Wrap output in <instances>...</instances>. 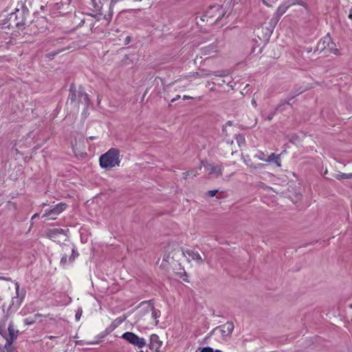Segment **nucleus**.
I'll use <instances>...</instances> for the list:
<instances>
[{
  "label": "nucleus",
  "mask_w": 352,
  "mask_h": 352,
  "mask_svg": "<svg viewBox=\"0 0 352 352\" xmlns=\"http://www.w3.org/2000/svg\"><path fill=\"white\" fill-rule=\"evenodd\" d=\"M8 317V314H6L0 320V334L6 340L5 347H6L7 351L10 352L12 344L16 340L20 332L19 330L14 329L13 321L9 322L7 331L6 323Z\"/></svg>",
  "instance_id": "1"
},
{
  "label": "nucleus",
  "mask_w": 352,
  "mask_h": 352,
  "mask_svg": "<svg viewBox=\"0 0 352 352\" xmlns=\"http://www.w3.org/2000/svg\"><path fill=\"white\" fill-rule=\"evenodd\" d=\"M29 16V10L21 4V8H16L14 12L10 14L8 26L16 27L19 30H23L30 22L28 20Z\"/></svg>",
  "instance_id": "2"
},
{
  "label": "nucleus",
  "mask_w": 352,
  "mask_h": 352,
  "mask_svg": "<svg viewBox=\"0 0 352 352\" xmlns=\"http://www.w3.org/2000/svg\"><path fill=\"white\" fill-rule=\"evenodd\" d=\"M120 162V151L116 148H110L105 153L101 155L99 158L100 167L106 170H111L115 166H119Z\"/></svg>",
  "instance_id": "3"
},
{
  "label": "nucleus",
  "mask_w": 352,
  "mask_h": 352,
  "mask_svg": "<svg viewBox=\"0 0 352 352\" xmlns=\"http://www.w3.org/2000/svg\"><path fill=\"white\" fill-rule=\"evenodd\" d=\"M76 100H78V103H81L86 107L89 104V96L85 92L84 89L80 86L77 91L75 84L72 83L69 87L68 100L74 102Z\"/></svg>",
  "instance_id": "4"
},
{
  "label": "nucleus",
  "mask_w": 352,
  "mask_h": 352,
  "mask_svg": "<svg viewBox=\"0 0 352 352\" xmlns=\"http://www.w3.org/2000/svg\"><path fill=\"white\" fill-rule=\"evenodd\" d=\"M224 15V12L220 5L214 4L209 6L204 14V17L207 18V22L210 23H217Z\"/></svg>",
  "instance_id": "5"
},
{
  "label": "nucleus",
  "mask_w": 352,
  "mask_h": 352,
  "mask_svg": "<svg viewBox=\"0 0 352 352\" xmlns=\"http://www.w3.org/2000/svg\"><path fill=\"white\" fill-rule=\"evenodd\" d=\"M63 248L64 249V250L65 252H69V251L72 252V254L69 256V258H68V260H67V254L66 252H65L64 254H62L60 264L61 266L65 267L68 263H74L75 259L79 256V254H78V251L76 250L74 245H72V246H69L67 245H64Z\"/></svg>",
  "instance_id": "6"
},
{
  "label": "nucleus",
  "mask_w": 352,
  "mask_h": 352,
  "mask_svg": "<svg viewBox=\"0 0 352 352\" xmlns=\"http://www.w3.org/2000/svg\"><path fill=\"white\" fill-rule=\"evenodd\" d=\"M122 338L140 349L146 345V341L144 338L139 337L133 332L127 331L124 333L122 336Z\"/></svg>",
  "instance_id": "7"
},
{
  "label": "nucleus",
  "mask_w": 352,
  "mask_h": 352,
  "mask_svg": "<svg viewBox=\"0 0 352 352\" xmlns=\"http://www.w3.org/2000/svg\"><path fill=\"white\" fill-rule=\"evenodd\" d=\"M31 31L36 34L39 32H43L47 28V21L44 17L38 18L35 21H30Z\"/></svg>",
  "instance_id": "8"
},
{
  "label": "nucleus",
  "mask_w": 352,
  "mask_h": 352,
  "mask_svg": "<svg viewBox=\"0 0 352 352\" xmlns=\"http://www.w3.org/2000/svg\"><path fill=\"white\" fill-rule=\"evenodd\" d=\"M71 1L72 0H60V2L56 3L54 9L62 14L71 13L74 9V6L71 4Z\"/></svg>",
  "instance_id": "9"
},
{
  "label": "nucleus",
  "mask_w": 352,
  "mask_h": 352,
  "mask_svg": "<svg viewBox=\"0 0 352 352\" xmlns=\"http://www.w3.org/2000/svg\"><path fill=\"white\" fill-rule=\"evenodd\" d=\"M67 208V204L65 203H60L56 204L53 208L50 210H46L45 212L43 214V217H50L51 219H56V217L63 212Z\"/></svg>",
  "instance_id": "10"
},
{
  "label": "nucleus",
  "mask_w": 352,
  "mask_h": 352,
  "mask_svg": "<svg viewBox=\"0 0 352 352\" xmlns=\"http://www.w3.org/2000/svg\"><path fill=\"white\" fill-rule=\"evenodd\" d=\"M89 1L91 7H89V9L91 11V12L88 13V16L99 19L98 16L102 15V13L100 12L102 8V5L100 0Z\"/></svg>",
  "instance_id": "11"
},
{
  "label": "nucleus",
  "mask_w": 352,
  "mask_h": 352,
  "mask_svg": "<svg viewBox=\"0 0 352 352\" xmlns=\"http://www.w3.org/2000/svg\"><path fill=\"white\" fill-rule=\"evenodd\" d=\"M14 285H15V289H16V296L12 298V303L8 308V311L10 310L12 307H14L16 309L18 308L21 305V304L25 297V292H23L21 294L19 293L20 287H19V283L16 282L14 283Z\"/></svg>",
  "instance_id": "12"
},
{
  "label": "nucleus",
  "mask_w": 352,
  "mask_h": 352,
  "mask_svg": "<svg viewBox=\"0 0 352 352\" xmlns=\"http://www.w3.org/2000/svg\"><path fill=\"white\" fill-rule=\"evenodd\" d=\"M182 252L184 256L187 257V256H188L189 258H191L192 260L195 261L198 264L204 263V259L197 251H195V250L186 249L182 250Z\"/></svg>",
  "instance_id": "13"
},
{
  "label": "nucleus",
  "mask_w": 352,
  "mask_h": 352,
  "mask_svg": "<svg viewBox=\"0 0 352 352\" xmlns=\"http://www.w3.org/2000/svg\"><path fill=\"white\" fill-rule=\"evenodd\" d=\"M234 324L232 322H227L223 325L219 326V327L214 329V330L219 329L221 335L222 337L230 336L233 330H234Z\"/></svg>",
  "instance_id": "14"
},
{
  "label": "nucleus",
  "mask_w": 352,
  "mask_h": 352,
  "mask_svg": "<svg viewBox=\"0 0 352 352\" xmlns=\"http://www.w3.org/2000/svg\"><path fill=\"white\" fill-rule=\"evenodd\" d=\"M162 345V342L160 340L157 334H152L150 336V342L148 344V348L152 351H160V349Z\"/></svg>",
  "instance_id": "15"
},
{
  "label": "nucleus",
  "mask_w": 352,
  "mask_h": 352,
  "mask_svg": "<svg viewBox=\"0 0 352 352\" xmlns=\"http://www.w3.org/2000/svg\"><path fill=\"white\" fill-rule=\"evenodd\" d=\"M153 300H150L148 301H143L141 302V305L143 304H148V311L150 310L152 312V318L155 320V326H157L159 324L158 318L161 316V311L159 309H156L153 305L152 304Z\"/></svg>",
  "instance_id": "16"
},
{
  "label": "nucleus",
  "mask_w": 352,
  "mask_h": 352,
  "mask_svg": "<svg viewBox=\"0 0 352 352\" xmlns=\"http://www.w3.org/2000/svg\"><path fill=\"white\" fill-rule=\"evenodd\" d=\"M289 9L287 3L284 1L283 3H281L277 8L274 15V24H277L278 21L280 19V17L286 12V11Z\"/></svg>",
  "instance_id": "17"
},
{
  "label": "nucleus",
  "mask_w": 352,
  "mask_h": 352,
  "mask_svg": "<svg viewBox=\"0 0 352 352\" xmlns=\"http://www.w3.org/2000/svg\"><path fill=\"white\" fill-rule=\"evenodd\" d=\"M125 319H126V318H124H124L119 317V318H116L114 321H113L111 322V324L107 328H106V329L104 330V331L102 336V338H104L107 335L111 333L118 325H120L121 323H122Z\"/></svg>",
  "instance_id": "18"
},
{
  "label": "nucleus",
  "mask_w": 352,
  "mask_h": 352,
  "mask_svg": "<svg viewBox=\"0 0 352 352\" xmlns=\"http://www.w3.org/2000/svg\"><path fill=\"white\" fill-rule=\"evenodd\" d=\"M329 36L330 35L328 34L319 41V42L317 44L315 52L319 51L322 52L323 51H326L328 46V43H329Z\"/></svg>",
  "instance_id": "19"
},
{
  "label": "nucleus",
  "mask_w": 352,
  "mask_h": 352,
  "mask_svg": "<svg viewBox=\"0 0 352 352\" xmlns=\"http://www.w3.org/2000/svg\"><path fill=\"white\" fill-rule=\"evenodd\" d=\"M94 17L88 16L87 18L84 17L81 19L80 22L77 25V28H80L84 25H87L91 31L93 30L95 22L93 19Z\"/></svg>",
  "instance_id": "20"
},
{
  "label": "nucleus",
  "mask_w": 352,
  "mask_h": 352,
  "mask_svg": "<svg viewBox=\"0 0 352 352\" xmlns=\"http://www.w3.org/2000/svg\"><path fill=\"white\" fill-rule=\"evenodd\" d=\"M285 3H287L288 8L295 6V5H299L305 8L306 10H309V8L308 4L304 1L303 0H284Z\"/></svg>",
  "instance_id": "21"
},
{
  "label": "nucleus",
  "mask_w": 352,
  "mask_h": 352,
  "mask_svg": "<svg viewBox=\"0 0 352 352\" xmlns=\"http://www.w3.org/2000/svg\"><path fill=\"white\" fill-rule=\"evenodd\" d=\"M209 166H210V174H214L216 175V177H219L222 175L223 166L221 165L214 166V165L210 164Z\"/></svg>",
  "instance_id": "22"
},
{
  "label": "nucleus",
  "mask_w": 352,
  "mask_h": 352,
  "mask_svg": "<svg viewBox=\"0 0 352 352\" xmlns=\"http://www.w3.org/2000/svg\"><path fill=\"white\" fill-rule=\"evenodd\" d=\"M267 162H274L277 166H280V157L279 155H276L275 153H271L268 158L266 160Z\"/></svg>",
  "instance_id": "23"
},
{
  "label": "nucleus",
  "mask_w": 352,
  "mask_h": 352,
  "mask_svg": "<svg viewBox=\"0 0 352 352\" xmlns=\"http://www.w3.org/2000/svg\"><path fill=\"white\" fill-rule=\"evenodd\" d=\"M326 51L333 53L336 55L339 54V50L336 48V44L332 41L331 36H329V43H328Z\"/></svg>",
  "instance_id": "24"
},
{
  "label": "nucleus",
  "mask_w": 352,
  "mask_h": 352,
  "mask_svg": "<svg viewBox=\"0 0 352 352\" xmlns=\"http://www.w3.org/2000/svg\"><path fill=\"white\" fill-rule=\"evenodd\" d=\"M64 233V230L62 229H54L51 230H48L47 236L50 239H56L58 235Z\"/></svg>",
  "instance_id": "25"
},
{
  "label": "nucleus",
  "mask_w": 352,
  "mask_h": 352,
  "mask_svg": "<svg viewBox=\"0 0 352 352\" xmlns=\"http://www.w3.org/2000/svg\"><path fill=\"white\" fill-rule=\"evenodd\" d=\"M286 105L292 107L291 102H289V100H287L286 99L281 100L275 109L276 111H284L286 109Z\"/></svg>",
  "instance_id": "26"
},
{
  "label": "nucleus",
  "mask_w": 352,
  "mask_h": 352,
  "mask_svg": "<svg viewBox=\"0 0 352 352\" xmlns=\"http://www.w3.org/2000/svg\"><path fill=\"white\" fill-rule=\"evenodd\" d=\"M41 316V314H36L34 316H30L24 320L25 325H32L36 322V319Z\"/></svg>",
  "instance_id": "27"
},
{
  "label": "nucleus",
  "mask_w": 352,
  "mask_h": 352,
  "mask_svg": "<svg viewBox=\"0 0 352 352\" xmlns=\"http://www.w3.org/2000/svg\"><path fill=\"white\" fill-rule=\"evenodd\" d=\"M170 249H172V247L169 245L165 247V253L163 256V261L168 262L170 258H173V256H170L169 252Z\"/></svg>",
  "instance_id": "28"
},
{
  "label": "nucleus",
  "mask_w": 352,
  "mask_h": 352,
  "mask_svg": "<svg viewBox=\"0 0 352 352\" xmlns=\"http://www.w3.org/2000/svg\"><path fill=\"white\" fill-rule=\"evenodd\" d=\"M228 71L221 70V71L213 72L211 74H210L209 75H214L215 76L224 77V76H228Z\"/></svg>",
  "instance_id": "29"
},
{
  "label": "nucleus",
  "mask_w": 352,
  "mask_h": 352,
  "mask_svg": "<svg viewBox=\"0 0 352 352\" xmlns=\"http://www.w3.org/2000/svg\"><path fill=\"white\" fill-rule=\"evenodd\" d=\"M335 178L338 180H342V179H351V176H350V173L347 174V173H340L338 174H336V175L335 176Z\"/></svg>",
  "instance_id": "30"
},
{
  "label": "nucleus",
  "mask_w": 352,
  "mask_h": 352,
  "mask_svg": "<svg viewBox=\"0 0 352 352\" xmlns=\"http://www.w3.org/2000/svg\"><path fill=\"white\" fill-rule=\"evenodd\" d=\"M201 349L200 352H223L221 350L219 349H214L212 347L210 346H206L203 348H199Z\"/></svg>",
  "instance_id": "31"
},
{
  "label": "nucleus",
  "mask_w": 352,
  "mask_h": 352,
  "mask_svg": "<svg viewBox=\"0 0 352 352\" xmlns=\"http://www.w3.org/2000/svg\"><path fill=\"white\" fill-rule=\"evenodd\" d=\"M236 142H238L239 145H241V144H245V140L243 135L238 134L236 135L235 138Z\"/></svg>",
  "instance_id": "32"
},
{
  "label": "nucleus",
  "mask_w": 352,
  "mask_h": 352,
  "mask_svg": "<svg viewBox=\"0 0 352 352\" xmlns=\"http://www.w3.org/2000/svg\"><path fill=\"white\" fill-rule=\"evenodd\" d=\"M300 94V92H296V91H291L289 95H288V97L286 98L287 100H289V102H290V101L294 99L295 97H296L297 96H298L299 94Z\"/></svg>",
  "instance_id": "33"
},
{
  "label": "nucleus",
  "mask_w": 352,
  "mask_h": 352,
  "mask_svg": "<svg viewBox=\"0 0 352 352\" xmlns=\"http://www.w3.org/2000/svg\"><path fill=\"white\" fill-rule=\"evenodd\" d=\"M67 47H63V48H61V49H58L57 50L56 52H51V53H49L47 54V56L49 57V58H53L54 56H55L56 55H57L58 54H59L60 52H63V50H65Z\"/></svg>",
  "instance_id": "34"
},
{
  "label": "nucleus",
  "mask_w": 352,
  "mask_h": 352,
  "mask_svg": "<svg viewBox=\"0 0 352 352\" xmlns=\"http://www.w3.org/2000/svg\"><path fill=\"white\" fill-rule=\"evenodd\" d=\"M67 47H63V48H61V49H58L57 50L56 52H51V53H49L47 54V56L49 57V58H53L54 56H55L56 55H57L58 54H59L60 52H63V50H65Z\"/></svg>",
  "instance_id": "35"
},
{
  "label": "nucleus",
  "mask_w": 352,
  "mask_h": 352,
  "mask_svg": "<svg viewBox=\"0 0 352 352\" xmlns=\"http://www.w3.org/2000/svg\"><path fill=\"white\" fill-rule=\"evenodd\" d=\"M218 192H219L218 190H208L207 192V195L210 197H212L215 196L218 193Z\"/></svg>",
  "instance_id": "36"
},
{
  "label": "nucleus",
  "mask_w": 352,
  "mask_h": 352,
  "mask_svg": "<svg viewBox=\"0 0 352 352\" xmlns=\"http://www.w3.org/2000/svg\"><path fill=\"white\" fill-rule=\"evenodd\" d=\"M82 311L81 309H78L77 310V311L76 313V316H75L76 320H80V317L82 316Z\"/></svg>",
  "instance_id": "37"
},
{
  "label": "nucleus",
  "mask_w": 352,
  "mask_h": 352,
  "mask_svg": "<svg viewBox=\"0 0 352 352\" xmlns=\"http://www.w3.org/2000/svg\"><path fill=\"white\" fill-rule=\"evenodd\" d=\"M276 112H277V111H276V110H274V112L270 113L267 116V118H265V120H269V121L272 120V118H274V116H275V114L276 113Z\"/></svg>",
  "instance_id": "38"
},
{
  "label": "nucleus",
  "mask_w": 352,
  "mask_h": 352,
  "mask_svg": "<svg viewBox=\"0 0 352 352\" xmlns=\"http://www.w3.org/2000/svg\"><path fill=\"white\" fill-rule=\"evenodd\" d=\"M131 41V37L130 36H126L124 40V45H126L129 44Z\"/></svg>",
  "instance_id": "39"
},
{
  "label": "nucleus",
  "mask_w": 352,
  "mask_h": 352,
  "mask_svg": "<svg viewBox=\"0 0 352 352\" xmlns=\"http://www.w3.org/2000/svg\"><path fill=\"white\" fill-rule=\"evenodd\" d=\"M180 277H181V278H182V280H183L184 281H185V282H186V283H188V282H189V280H188V276H187V274H186V272H184V274H183V275H182Z\"/></svg>",
  "instance_id": "40"
},
{
  "label": "nucleus",
  "mask_w": 352,
  "mask_h": 352,
  "mask_svg": "<svg viewBox=\"0 0 352 352\" xmlns=\"http://www.w3.org/2000/svg\"><path fill=\"white\" fill-rule=\"evenodd\" d=\"M0 280H6V281H12V278H10V277L0 276Z\"/></svg>",
  "instance_id": "41"
},
{
  "label": "nucleus",
  "mask_w": 352,
  "mask_h": 352,
  "mask_svg": "<svg viewBox=\"0 0 352 352\" xmlns=\"http://www.w3.org/2000/svg\"><path fill=\"white\" fill-rule=\"evenodd\" d=\"M8 207H13V208H16V204H15V203L12 202V201H8Z\"/></svg>",
  "instance_id": "42"
},
{
  "label": "nucleus",
  "mask_w": 352,
  "mask_h": 352,
  "mask_svg": "<svg viewBox=\"0 0 352 352\" xmlns=\"http://www.w3.org/2000/svg\"><path fill=\"white\" fill-rule=\"evenodd\" d=\"M273 19H274V16H273V17L271 19V20H270V25H271V26H272V29H273V28L275 27V25H276V24H274V20H273Z\"/></svg>",
  "instance_id": "43"
},
{
  "label": "nucleus",
  "mask_w": 352,
  "mask_h": 352,
  "mask_svg": "<svg viewBox=\"0 0 352 352\" xmlns=\"http://www.w3.org/2000/svg\"><path fill=\"white\" fill-rule=\"evenodd\" d=\"M179 98H180V96L179 95H177L176 96V97L173 98V99L170 100V102H175L176 100H177Z\"/></svg>",
  "instance_id": "44"
},
{
  "label": "nucleus",
  "mask_w": 352,
  "mask_h": 352,
  "mask_svg": "<svg viewBox=\"0 0 352 352\" xmlns=\"http://www.w3.org/2000/svg\"><path fill=\"white\" fill-rule=\"evenodd\" d=\"M182 98H183V100H185L192 99L193 98L191 96H189L184 95Z\"/></svg>",
  "instance_id": "45"
},
{
  "label": "nucleus",
  "mask_w": 352,
  "mask_h": 352,
  "mask_svg": "<svg viewBox=\"0 0 352 352\" xmlns=\"http://www.w3.org/2000/svg\"><path fill=\"white\" fill-rule=\"evenodd\" d=\"M251 103L252 104L254 107H257V103L255 100V99H252V101H251Z\"/></svg>",
  "instance_id": "46"
},
{
  "label": "nucleus",
  "mask_w": 352,
  "mask_h": 352,
  "mask_svg": "<svg viewBox=\"0 0 352 352\" xmlns=\"http://www.w3.org/2000/svg\"><path fill=\"white\" fill-rule=\"evenodd\" d=\"M199 19H200V20H201V21H207V18H206V17H204V14H202L201 16H200Z\"/></svg>",
  "instance_id": "47"
},
{
  "label": "nucleus",
  "mask_w": 352,
  "mask_h": 352,
  "mask_svg": "<svg viewBox=\"0 0 352 352\" xmlns=\"http://www.w3.org/2000/svg\"><path fill=\"white\" fill-rule=\"evenodd\" d=\"M349 18L352 20V8L349 10Z\"/></svg>",
  "instance_id": "48"
},
{
  "label": "nucleus",
  "mask_w": 352,
  "mask_h": 352,
  "mask_svg": "<svg viewBox=\"0 0 352 352\" xmlns=\"http://www.w3.org/2000/svg\"><path fill=\"white\" fill-rule=\"evenodd\" d=\"M184 178L186 179L188 176H189L190 174V172L189 171H187L186 173H184Z\"/></svg>",
  "instance_id": "49"
},
{
  "label": "nucleus",
  "mask_w": 352,
  "mask_h": 352,
  "mask_svg": "<svg viewBox=\"0 0 352 352\" xmlns=\"http://www.w3.org/2000/svg\"><path fill=\"white\" fill-rule=\"evenodd\" d=\"M4 349H6V347H5V345L2 346L1 344H0V351L3 352Z\"/></svg>",
  "instance_id": "50"
},
{
  "label": "nucleus",
  "mask_w": 352,
  "mask_h": 352,
  "mask_svg": "<svg viewBox=\"0 0 352 352\" xmlns=\"http://www.w3.org/2000/svg\"><path fill=\"white\" fill-rule=\"evenodd\" d=\"M37 217H38V214H34L32 217V219H34L35 218H36Z\"/></svg>",
  "instance_id": "51"
},
{
  "label": "nucleus",
  "mask_w": 352,
  "mask_h": 352,
  "mask_svg": "<svg viewBox=\"0 0 352 352\" xmlns=\"http://www.w3.org/2000/svg\"><path fill=\"white\" fill-rule=\"evenodd\" d=\"M89 139L91 140H93L96 139V137L91 136V137L89 138Z\"/></svg>",
  "instance_id": "52"
},
{
  "label": "nucleus",
  "mask_w": 352,
  "mask_h": 352,
  "mask_svg": "<svg viewBox=\"0 0 352 352\" xmlns=\"http://www.w3.org/2000/svg\"><path fill=\"white\" fill-rule=\"evenodd\" d=\"M195 20L197 21V24L199 25V23L198 21V16H197L195 17Z\"/></svg>",
  "instance_id": "53"
},
{
  "label": "nucleus",
  "mask_w": 352,
  "mask_h": 352,
  "mask_svg": "<svg viewBox=\"0 0 352 352\" xmlns=\"http://www.w3.org/2000/svg\"><path fill=\"white\" fill-rule=\"evenodd\" d=\"M311 52V47H310V48H308V49H307V52H308V53H309V52Z\"/></svg>",
  "instance_id": "54"
},
{
  "label": "nucleus",
  "mask_w": 352,
  "mask_h": 352,
  "mask_svg": "<svg viewBox=\"0 0 352 352\" xmlns=\"http://www.w3.org/2000/svg\"><path fill=\"white\" fill-rule=\"evenodd\" d=\"M157 79H160L162 81L163 80H162V78H161L160 77H157V78H155V80H156Z\"/></svg>",
  "instance_id": "55"
},
{
  "label": "nucleus",
  "mask_w": 352,
  "mask_h": 352,
  "mask_svg": "<svg viewBox=\"0 0 352 352\" xmlns=\"http://www.w3.org/2000/svg\"><path fill=\"white\" fill-rule=\"evenodd\" d=\"M225 82H226V80H222L221 84H223Z\"/></svg>",
  "instance_id": "56"
},
{
  "label": "nucleus",
  "mask_w": 352,
  "mask_h": 352,
  "mask_svg": "<svg viewBox=\"0 0 352 352\" xmlns=\"http://www.w3.org/2000/svg\"><path fill=\"white\" fill-rule=\"evenodd\" d=\"M225 82H226V80H222L221 84H223Z\"/></svg>",
  "instance_id": "57"
},
{
  "label": "nucleus",
  "mask_w": 352,
  "mask_h": 352,
  "mask_svg": "<svg viewBox=\"0 0 352 352\" xmlns=\"http://www.w3.org/2000/svg\"><path fill=\"white\" fill-rule=\"evenodd\" d=\"M228 124L231 125V121H228Z\"/></svg>",
  "instance_id": "58"
},
{
  "label": "nucleus",
  "mask_w": 352,
  "mask_h": 352,
  "mask_svg": "<svg viewBox=\"0 0 352 352\" xmlns=\"http://www.w3.org/2000/svg\"><path fill=\"white\" fill-rule=\"evenodd\" d=\"M351 179H352V173H350Z\"/></svg>",
  "instance_id": "59"
},
{
  "label": "nucleus",
  "mask_w": 352,
  "mask_h": 352,
  "mask_svg": "<svg viewBox=\"0 0 352 352\" xmlns=\"http://www.w3.org/2000/svg\"><path fill=\"white\" fill-rule=\"evenodd\" d=\"M350 307L352 308V304L350 305Z\"/></svg>",
  "instance_id": "60"
}]
</instances>
